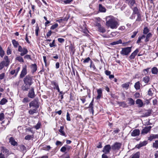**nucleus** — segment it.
I'll use <instances>...</instances> for the list:
<instances>
[{
  "label": "nucleus",
  "instance_id": "5fc2aeb1",
  "mask_svg": "<svg viewBox=\"0 0 158 158\" xmlns=\"http://www.w3.org/2000/svg\"><path fill=\"white\" fill-rule=\"evenodd\" d=\"M91 60L89 57H88L85 59L83 62L84 63H86L89 62V61Z\"/></svg>",
  "mask_w": 158,
  "mask_h": 158
},
{
  "label": "nucleus",
  "instance_id": "09e8293b",
  "mask_svg": "<svg viewBox=\"0 0 158 158\" xmlns=\"http://www.w3.org/2000/svg\"><path fill=\"white\" fill-rule=\"evenodd\" d=\"M58 26V24L57 23L55 24L52 25L50 28V29L51 30H54Z\"/></svg>",
  "mask_w": 158,
  "mask_h": 158
},
{
  "label": "nucleus",
  "instance_id": "c756f323",
  "mask_svg": "<svg viewBox=\"0 0 158 158\" xmlns=\"http://www.w3.org/2000/svg\"><path fill=\"white\" fill-rule=\"evenodd\" d=\"M134 87L136 90H139L140 89V84L139 81L136 82L135 84Z\"/></svg>",
  "mask_w": 158,
  "mask_h": 158
},
{
  "label": "nucleus",
  "instance_id": "6e6552de",
  "mask_svg": "<svg viewBox=\"0 0 158 158\" xmlns=\"http://www.w3.org/2000/svg\"><path fill=\"white\" fill-rule=\"evenodd\" d=\"M152 127L151 126L145 127L141 131V134L144 135L148 133L150 131Z\"/></svg>",
  "mask_w": 158,
  "mask_h": 158
},
{
  "label": "nucleus",
  "instance_id": "8fccbe9b",
  "mask_svg": "<svg viewBox=\"0 0 158 158\" xmlns=\"http://www.w3.org/2000/svg\"><path fill=\"white\" fill-rule=\"evenodd\" d=\"M137 18L136 19V21H141V15L140 14H138L137 15Z\"/></svg>",
  "mask_w": 158,
  "mask_h": 158
},
{
  "label": "nucleus",
  "instance_id": "79ce46f5",
  "mask_svg": "<svg viewBox=\"0 0 158 158\" xmlns=\"http://www.w3.org/2000/svg\"><path fill=\"white\" fill-rule=\"evenodd\" d=\"M149 31V30L148 27H145L144 28L143 33L144 34H147L148 33Z\"/></svg>",
  "mask_w": 158,
  "mask_h": 158
},
{
  "label": "nucleus",
  "instance_id": "7c9ffc66",
  "mask_svg": "<svg viewBox=\"0 0 158 158\" xmlns=\"http://www.w3.org/2000/svg\"><path fill=\"white\" fill-rule=\"evenodd\" d=\"M5 54V52L1 46H0V56L2 58Z\"/></svg>",
  "mask_w": 158,
  "mask_h": 158
},
{
  "label": "nucleus",
  "instance_id": "37998d69",
  "mask_svg": "<svg viewBox=\"0 0 158 158\" xmlns=\"http://www.w3.org/2000/svg\"><path fill=\"white\" fill-rule=\"evenodd\" d=\"M153 147L156 148H158V140H156L155 142L153 143Z\"/></svg>",
  "mask_w": 158,
  "mask_h": 158
},
{
  "label": "nucleus",
  "instance_id": "473e14b6",
  "mask_svg": "<svg viewBox=\"0 0 158 158\" xmlns=\"http://www.w3.org/2000/svg\"><path fill=\"white\" fill-rule=\"evenodd\" d=\"M130 83L129 82H128L122 85V87L127 89L129 88Z\"/></svg>",
  "mask_w": 158,
  "mask_h": 158
},
{
  "label": "nucleus",
  "instance_id": "49530a36",
  "mask_svg": "<svg viewBox=\"0 0 158 158\" xmlns=\"http://www.w3.org/2000/svg\"><path fill=\"white\" fill-rule=\"evenodd\" d=\"M149 78L148 77L146 76L144 77L143 79V81L145 83H148L149 81Z\"/></svg>",
  "mask_w": 158,
  "mask_h": 158
},
{
  "label": "nucleus",
  "instance_id": "338daca9",
  "mask_svg": "<svg viewBox=\"0 0 158 158\" xmlns=\"http://www.w3.org/2000/svg\"><path fill=\"white\" fill-rule=\"evenodd\" d=\"M6 52H7V54L8 55H10L11 54V49H10V48H9V47H8L7 48Z\"/></svg>",
  "mask_w": 158,
  "mask_h": 158
},
{
  "label": "nucleus",
  "instance_id": "774afa93",
  "mask_svg": "<svg viewBox=\"0 0 158 158\" xmlns=\"http://www.w3.org/2000/svg\"><path fill=\"white\" fill-rule=\"evenodd\" d=\"M60 151L61 152H65V151H66L65 147V146H63L60 149Z\"/></svg>",
  "mask_w": 158,
  "mask_h": 158
},
{
  "label": "nucleus",
  "instance_id": "dca6fc26",
  "mask_svg": "<svg viewBox=\"0 0 158 158\" xmlns=\"http://www.w3.org/2000/svg\"><path fill=\"white\" fill-rule=\"evenodd\" d=\"M31 68L32 73L35 72L37 70V67L36 64H32L31 66Z\"/></svg>",
  "mask_w": 158,
  "mask_h": 158
},
{
  "label": "nucleus",
  "instance_id": "603ef678",
  "mask_svg": "<svg viewBox=\"0 0 158 158\" xmlns=\"http://www.w3.org/2000/svg\"><path fill=\"white\" fill-rule=\"evenodd\" d=\"M154 139H155L154 138L153 134L151 135L148 138V139L150 141H152Z\"/></svg>",
  "mask_w": 158,
  "mask_h": 158
},
{
  "label": "nucleus",
  "instance_id": "e2e57ef3",
  "mask_svg": "<svg viewBox=\"0 0 158 158\" xmlns=\"http://www.w3.org/2000/svg\"><path fill=\"white\" fill-rule=\"evenodd\" d=\"M20 67H18V68H17L15 70H16V72H15V77H16V76L17 75L19 72V71L20 69Z\"/></svg>",
  "mask_w": 158,
  "mask_h": 158
},
{
  "label": "nucleus",
  "instance_id": "0eeeda50",
  "mask_svg": "<svg viewBox=\"0 0 158 158\" xmlns=\"http://www.w3.org/2000/svg\"><path fill=\"white\" fill-rule=\"evenodd\" d=\"M27 66L25 65L23 67L21 73L19 76L20 78H23L27 74Z\"/></svg>",
  "mask_w": 158,
  "mask_h": 158
},
{
  "label": "nucleus",
  "instance_id": "f03ea898",
  "mask_svg": "<svg viewBox=\"0 0 158 158\" xmlns=\"http://www.w3.org/2000/svg\"><path fill=\"white\" fill-rule=\"evenodd\" d=\"M24 83L25 84H28L29 86H30L33 83L32 77L31 75H27L23 79Z\"/></svg>",
  "mask_w": 158,
  "mask_h": 158
},
{
  "label": "nucleus",
  "instance_id": "58836bf2",
  "mask_svg": "<svg viewBox=\"0 0 158 158\" xmlns=\"http://www.w3.org/2000/svg\"><path fill=\"white\" fill-rule=\"evenodd\" d=\"M90 67L93 70H94L96 69L95 66L92 60H91L90 64Z\"/></svg>",
  "mask_w": 158,
  "mask_h": 158
},
{
  "label": "nucleus",
  "instance_id": "4c0bfd02",
  "mask_svg": "<svg viewBox=\"0 0 158 158\" xmlns=\"http://www.w3.org/2000/svg\"><path fill=\"white\" fill-rule=\"evenodd\" d=\"M122 43V40H119L117 41L113 42L112 43H111L110 44L112 45H115L119 44H121Z\"/></svg>",
  "mask_w": 158,
  "mask_h": 158
},
{
  "label": "nucleus",
  "instance_id": "c03bdc74",
  "mask_svg": "<svg viewBox=\"0 0 158 158\" xmlns=\"http://www.w3.org/2000/svg\"><path fill=\"white\" fill-rule=\"evenodd\" d=\"M98 31L99 32L102 33H104L105 32L106 30L104 27H101L98 28Z\"/></svg>",
  "mask_w": 158,
  "mask_h": 158
},
{
  "label": "nucleus",
  "instance_id": "a878e982",
  "mask_svg": "<svg viewBox=\"0 0 158 158\" xmlns=\"http://www.w3.org/2000/svg\"><path fill=\"white\" fill-rule=\"evenodd\" d=\"M30 86L28 84H25L22 86V89L24 91H27L29 89Z\"/></svg>",
  "mask_w": 158,
  "mask_h": 158
},
{
  "label": "nucleus",
  "instance_id": "9b49d317",
  "mask_svg": "<svg viewBox=\"0 0 158 158\" xmlns=\"http://www.w3.org/2000/svg\"><path fill=\"white\" fill-rule=\"evenodd\" d=\"M28 96L31 98H33L35 97V94L33 88H31V89L29 91Z\"/></svg>",
  "mask_w": 158,
  "mask_h": 158
},
{
  "label": "nucleus",
  "instance_id": "7ed1b4c3",
  "mask_svg": "<svg viewBox=\"0 0 158 158\" xmlns=\"http://www.w3.org/2000/svg\"><path fill=\"white\" fill-rule=\"evenodd\" d=\"M131 48L132 47L123 48L122 51L120 52V54L123 55H128L131 52Z\"/></svg>",
  "mask_w": 158,
  "mask_h": 158
},
{
  "label": "nucleus",
  "instance_id": "4d7b16f0",
  "mask_svg": "<svg viewBox=\"0 0 158 158\" xmlns=\"http://www.w3.org/2000/svg\"><path fill=\"white\" fill-rule=\"evenodd\" d=\"M41 126V124L40 123H38L34 127L36 129H38L40 128V127Z\"/></svg>",
  "mask_w": 158,
  "mask_h": 158
},
{
  "label": "nucleus",
  "instance_id": "052dcab7",
  "mask_svg": "<svg viewBox=\"0 0 158 158\" xmlns=\"http://www.w3.org/2000/svg\"><path fill=\"white\" fill-rule=\"evenodd\" d=\"M55 40H53L52 41V43H51L49 44V46L50 47H54L55 46Z\"/></svg>",
  "mask_w": 158,
  "mask_h": 158
},
{
  "label": "nucleus",
  "instance_id": "c9c22d12",
  "mask_svg": "<svg viewBox=\"0 0 158 158\" xmlns=\"http://www.w3.org/2000/svg\"><path fill=\"white\" fill-rule=\"evenodd\" d=\"M16 60H18L20 62H24V60L23 58V57L20 56H17L16 58Z\"/></svg>",
  "mask_w": 158,
  "mask_h": 158
},
{
  "label": "nucleus",
  "instance_id": "2eb2a0df",
  "mask_svg": "<svg viewBox=\"0 0 158 158\" xmlns=\"http://www.w3.org/2000/svg\"><path fill=\"white\" fill-rule=\"evenodd\" d=\"M2 61H4L5 64V66H8L9 64L10 61L9 60L8 56H6L4 58V60Z\"/></svg>",
  "mask_w": 158,
  "mask_h": 158
},
{
  "label": "nucleus",
  "instance_id": "1a4fd4ad",
  "mask_svg": "<svg viewBox=\"0 0 158 158\" xmlns=\"http://www.w3.org/2000/svg\"><path fill=\"white\" fill-rule=\"evenodd\" d=\"M121 146V143L116 142L112 146L111 148L113 150H118L120 148Z\"/></svg>",
  "mask_w": 158,
  "mask_h": 158
},
{
  "label": "nucleus",
  "instance_id": "a18cd8bd",
  "mask_svg": "<svg viewBox=\"0 0 158 158\" xmlns=\"http://www.w3.org/2000/svg\"><path fill=\"white\" fill-rule=\"evenodd\" d=\"M154 91L153 89H150L148 92V94L149 95L152 96L153 94V92Z\"/></svg>",
  "mask_w": 158,
  "mask_h": 158
},
{
  "label": "nucleus",
  "instance_id": "a211bd4d",
  "mask_svg": "<svg viewBox=\"0 0 158 158\" xmlns=\"http://www.w3.org/2000/svg\"><path fill=\"white\" fill-rule=\"evenodd\" d=\"M69 51L70 52V53L73 54L75 51V47L74 46L73 44H71L69 46Z\"/></svg>",
  "mask_w": 158,
  "mask_h": 158
},
{
  "label": "nucleus",
  "instance_id": "680f3d73",
  "mask_svg": "<svg viewBox=\"0 0 158 158\" xmlns=\"http://www.w3.org/2000/svg\"><path fill=\"white\" fill-rule=\"evenodd\" d=\"M29 101V98H24L23 100V102L24 103L28 102Z\"/></svg>",
  "mask_w": 158,
  "mask_h": 158
},
{
  "label": "nucleus",
  "instance_id": "0e129e2a",
  "mask_svg": "<svg viewBox=\"0 0 158 158\" xmlns=\"http://www.w3.org/2000/svg\"><path fill=\"white\" fill-rule=\"evenodd\" d=\"M58 40L60 43H63L64 42V40L62 38H59L58 39Z\"/></svg>",
  "mask_w": 158,
  "mask_h": 158
},
{
  "label": "nucleus",
  "instance_id": "3c124183",
  "mask_svg": "<svg viewBox=\"0 0 158 158\" xmlns=\"http://www.w3.org/2000/svg\"><path fill=\"white\" fill-rule=\"evenodd\" d=\"M39 30V28L38 25L36 27V29L35 30V35L36 36H38V32Z\"/></svg>",
  "mask_w": 158,
  "mask_h": 158
},
{
  "label": "nucleus",
  "instance_id": "f8f14e48",
  "mask_svg": "<svg viewBox=\"0 0 158 158\" xmlns=\"http://www.w3.org/2000/svg\"><path fill=\"white\" fill-rule=\"evenodd\" d=\"M140 134V131L139 129L134 130L131 133V135L132 136H136L139 135Z\"/></svg>",
  "mask_w": 158,
  "mask_h": 158
},
{
  "label": "nucleus",
  "instance_id": "9d476101",
  "mask_svg": "<svg viewBox=\"0 0 158 158\" xmlns=\"http://www.w3.org/2000/svg\"><path fill=\"white\" fill-rule=\"evenodd\" d=\"M111 148L110 145L107 144L104 146L102 151L105 154H108L109 153L110 151Z\"/></svg>",
  "mask_w": 158,
  "mask_h": 158
},
{
  "label": "nucleus",
  "instance_id": "c85d7f7f",
  "mask_svg": "<svg viewBox=\"0 0 158 158\" xmlns=\"http://www.w3.org/2000/svg\"><path fill=\"white\" fill-rule=\"evenodd\" d=\"M144 35L145 34H143V35H142V36L139 37L138 40L136 41L137 44H139L141 42V39H142L145 37L146 38V36Z\"/></svg>",
  "mask_w": 158,
  "mask_h": 158
},
{
  "label": "nucleus",
  "instance_id": "ea45409f",
  "mask_svg": "<svg viewBox=\"0 0 158 158\" xmlns=\"http://www.w3.org/2000/svg\"><path fill=\"white\" fill-rule=\"evenodd\" d=\"M152 74H156L158 73V69L156 67H153L152 69Z\"/></svg>",
  "mask_w": 158,
  "mask_h": 158
},
{
  "label": "nucleus",
  "instance_id": "f3484780",
  "mask_svg": "<svg viewBox=\"0 0 158 158\" xmlns=\"http://www.w3.org/2000/svg\"><path fill=\"white\" fill-rule=\"evenodd\" d=\"M9 142L10 144L14 146H17V143L15 141L14 138L12 137H11L9 139Z\"/></svg>",
  "mask_w": 158,
  "mask_h": 158
},
{
  "label": "nucleus",
  "instance_id": "4be33fe9",
  "mask_svg": "<svg viewBox=\"0 0 158 158\" xmlns=\"http://www.w3.org/2000/svg\"><path fill=\"white\" fill-rule=\"evenodd\" d=\"M97 93L98 95L97 97V99H98L100 98L102 95V90L101 89H99L97 90Z\"/></svg>",
  "mask_w": 158,
  "mask_h": 158
},
{
  "label": "nucleus",
  "instance_id": "ddd939ff",
  "mask_svg": "<svg viewBox=\"0 0 158 158\" xmlns=\"http://www.w3.org/2000/svg\"><path fill=\"white\" fill-rule=\"evenodd\" d=\"M139 52V50L138 49H136L131 54V55L129 56V58L131 60L134 59Z\"/></svg>",
  "mask_w": 158,
  "mask_h": 158
},
{
  "label": "nucleus",
  "instance_id": "de8ad7c7",
  "mask_svg": "<svg viewBox=\"0 0 158 158\" xmlns=\"http://www.w3.org/2000/svg\"><path fill=\"white\" fill-rule=\"evenodd\" d=\"M5 66V64L4 61H2L0 63V70H2Z\"/></svg>",
  "mask_w": 158,
  "mask_h": 158
},
{
  "label": "nucleus",
  "instance_id": "bf43d9fd",
  "mask_svg": "<svg viewBox=\"0 0 158 158\" xmlns=\"http://www.w3.org/2000/svg\"><path fill=\"white\" fill-rule=\"evenodd\" d=\"M66 119L67 121H70L71 120V118L70 117L69 114L68 112H67V113Z\"/></svg>",
  "mask_w": 158,
  "mask_h": 158
},
{
  "label": "nucleus",
  "instance_id": "412c9836",
  "mask_svg": "<svg viewBox=\"0 0 158 158\" xmlns=\"http://www.w3.org/2000/svg\"><path fill=\"white\" fill-rule=\"evenodd\" d=\"M126 2L128 3L130 6H132L135 3V0H125Z\"/></svg>",
  "mask_w": 158,
  "mask_h": 158
},
{
  "label": "nucleus",
  "instance_id": "aec40b11",
  "mask_svg": "<svg viewBox=\"0 0 158 158\" xmlns=\"http://www.w3.org/2000/svg\"><path fill=\"white\" fill-rule=\"evenodd\" d=\"M152 34L150 32L148 33L147 34L146 36V39L145 40V42H148L150 39V38L152 37Z\"/></svg>",
  "mask_w": 158,
  "mask_h": 158
},
{
  "label": "nucleus",
  "instance_id": "f704fd0d",
  "mask_svg": "<svg viewBox=\"0 0 158 158\" xmlns=\"http://www.w3.org/2000/svg\"><path fill=\"white\" fill-rule=\"evenodd\" d=\"M93 102H94V100L93 99L92 100V101L91 102H90V103L89 106L88 107L89 108H91V112L93 114L94 112V110H93Z\"/></svg>",
  "mask_w": 158,
  "mask_h": 158
},
{
  "label": "nucleus",
  "instance_id": "cd10ccee",
  "mask_svg": "<svg viewBox=\"0 0 158 158\" xmlns=\"http://www.w3.org/2000/svg\"><path fill=\"white\" fill-rule=\"evenodd\" d=\"M140 154L139 152H137L136 153L132 155L131 158H139Z\"/></svg>",
  "mask_w": 158,
  "mask_h": 158
},
{
  "label": "nucleus",
  "instance_id": "bb28decb",
  "mask_svg": "<svg viewBox=\"0 0 158 158\" xmlns=\"http://www.w3.org/2000/svg\"><path fill=\"white\" fill-rule=\"evenodd\" d=\"M37 109L34 108L33 109L30 110L29 111V113L30 114H33L34 113H36L37 112Z\"/></svg>",
  "mask_w": 158,
  "mask_h": 158
},
{
  "label": "nucleus",
  "instance_id": "f257e3e1",
  "mask_svg": "<svg viewBox=\"0 0 158 158\" xmlns=\"http://www.w3.org/2000/svg\"><path fill=\"white\" fill-rule=\"evenodd\" d=\"M106 25L111 29H116L119 25L118 22L116 19L110 16L106 18Z\"/></svg>",
  "mask_w": 158,
  "mask_h": 158
},
{
  "label": "nucleus",
  "instance_id": "a19ab883",
  "mask_svg": "<svg viewBox=\"0 0 158 158\" xmlns=\"http://www.w3.org/2000/svg\"><path fill=\"white\" fill-rule=\"evenodd\" d=\"M19 148L20 150L23 152H25L26 150V147L23 145L19 146Z\"/></svg>",
  "mask_w": 158,
  "mask_h": 158
},
{
  "label": "nucleus",
  "instance_id": "39448f33",
  "mask_svg": "<svg viewBox=\"0 0 158 158\" xmlns=\"http://www.w3.org/2000/svg\"><path fill=\"white\" fill-rule=\"evenodd\" d=\"M18 51L21 52L20 55L21 56H23L27 54L28 52L27 49L25 47L22 48L21 46H18Z\"/></svg>",
  "mask_w": 158,
  "mask_h": 158
},
{
  "label": "nucleus",
  "instance_id": "e433bc0d",
  "mask_svg": "<svg viewBox=\"0 0 158 158\" xmlns=\"http://www.w3.org/2000/svg\"><path fill=\"white\" fill-rule=\"evenodd\" d=\"M64 128V127L63 126H61L59 130V132L60 133V134L62 135H65V133L63 131Z\"/></svg>",
  "mask_w": 158,
  "mask_h": 158
},
{
  "label": "nucleus",
  "instance_id": "5701e85b",
  "mask_svg": "<svg viewBox=\"0 0 158 158\" xmlns=\"http://www.w3.org/2000/svg\"><path fill=\"white\" fill-rule=\"evenodd\" d=\"M99 10L101 12H105L106 11V9L101 4H100L99 5Z\"/></svg>",
  "mask_w": 158,
  "mask_h": 158
},
{
  "label": "nucleus",
  "instance_id": "69168bd1",
  "mask_svg": "<svg viewBox=\"0 0 158 158\" xmlns=\"http://www.w3.org/2000/svg\"><path fill=\"white\" fill-rule=\"evenodd\" d=\"M4 115L3 113L0 114V121H1L4 118Z\"/></svg>",
  "mask_w": 158,
  "mask_h": 158
},
{
  "label": "nucleus",
  "instance_id": "393cba45",
  "mask_svg": "<svg viewBox=\"0 0 158 158\" xmlns=\"http://www.w3.org/2000/svg\"><path fill=\"white\" fill-rule=\"evenodd\" d=\"M12 44L14 47L15 48H17L19 46V44L18 41H16L15 40H12Z\"/></svg>",
  "mask_w": 158,
  "mask_h": 158
},
{
  "label": "nucleus",
  "instance_id": "2f4dec72",
  "mask_svg": "<svg viewBox=\"0 0 158 158\" xmlns=\"http://www.w3.org/2000/svg\"><path fill=\"white\" fill-rule=\"evenodd\" d=\"M52 84L53 85L55 86V88L57 89L58 92H60V89L59 87V86L57 83L55 81H52Z\"/></svg>",
  "mask_w": 158,
  "mask_h": 158
},
{
  "label": "nucleus",
  "instance_id": "6e6d98bb",
  "mask_svg": "<svg viewBox=\"0 0 158 158\" xmlns=\"http://www.w3.org/2000/svg\"><path fill=\"white\" fill-rule=\"evenodd\" d=\"M138 32V31H134L132 35L131 36V37L132 38H134L135 36L137 34Z\"/></svg>",
  "mask_w": 158,
  "mask_h": 158
},
{
  "label": "nucleus",
  "instance_id": "13d9d810",
  "mask_svg": "<svg viewBox=\"0 0 158 158\" xmlns=\"http://www.w3.org/2000/svg\"><path fill=\"white\" fill-rule=\"evenodd\" d=\"M65 147L66 151L67 150L68 151H69L70 149H72V147L71 146H69V145H65Z\"/></svg>",
  "mask_w": 158,
  "mask_h": 158
},
{
  "label": "nucleus",
  "instance_id": "72a5a7b5",
  "mask_svg": "<svg viewBox=\"0 0 158 158\" xmlns=\"http://www.w3.org/2000/svg\"><path fill=\"white\" fill-rule=\"evenodd\" d=\"M7 102L8 101L5 98H3L1 99L0 101V104L1 105H4L6 104Z\"/></svg>",
  "mask_w": 158,
  "mask_h": 158
},
{
  "label": "nucleus",
  "instance_id": "20e7f679",
  "mask_svg": "<svg viewBox=\"0 0 158 158\" xmlns=\"http://www.w3.org/2000/svg\"><path fill=\"white\" fill-rule=\"evenodd\" d=\"M1 153L7 158L8 156L11 154V152L9 149L2 147Z\"/></svg>",
  "mask_w": 158,
  "mask_h": 158
},
{
  "label": "nucleus",
  "instance_id": "6ab92c4d",
  "mask_svg": "<svg viewBox=\"0 0 158 158\" xmlns=\"http://www.w3.org/2000/svg\"><path fill=\"white\" fill-rule=\"evenodd\" d=\"M128 104L130 106L134 105L135 104V101L131 98H127Z\"/></svg>",
  "mask_w": 158,
  "mask_h": 158
},
{
  "label": "nucleus",
  "instance_id": "423d86ee",
  "mask_svg": "<svg viewBox=\"0 0 158 158\" xmlns=\"http://www.w3.org/2000/svg\"><path fill=\"white\" fill-rule=\"evenodd\" d=\"M30 108L38 109L39 107V105L37 101L36 100H34L29 103Z\"/></svg>",
  "mask_w": 158,
  "mask_h": 158
},
{
  "label": "nucleus",
  "instance_id": "b1692460",
  "mask_svg": "<svg viewBox=\"0 0 158 158\" xmlns=\"http://www.w3.org/2000/svg\"><path fill=\"white\" fill-rule=\"evenodd\" d=\"M147 143V141H146L141 142L137 145V148H139L142 147L146 145Z\"/></svg>",
  "mask_w": 158,
  "mask_h": 158
},
{
  "label": "nucleus",
  "instance_id": "4468645a",
  "mask_svg": "<svg viewBox=\"0 0 158 158\" xmlns=\"http://www.w3.org/2000/svg\"><path fill=\"white\" fill-rule=\"evenodd\" d=\"M135 102L136 104L138 105V107H143L145 104V103H144L142 100L139 99H137Z\"/></svg>",
  "mask_w": 158,
  "mask_h": 158
},
{
  "label": "nucleus",
  "instance_id": "864d4df0",
  "mask_svg": "<svg viewBox=\"0 0 158 158\" xmlns=\"http://www.w3.org/2000/svg\"><path fill=\"white\" fill-rule=\"evenodd\" d=\"M133 13L134 14H136L137 15L138 14H139L138 12V10L137 7H135L134 8L133 10Z\"/></svg>",
  "mask_w": 158,
  "mask_h": 158
}]
</instances>
